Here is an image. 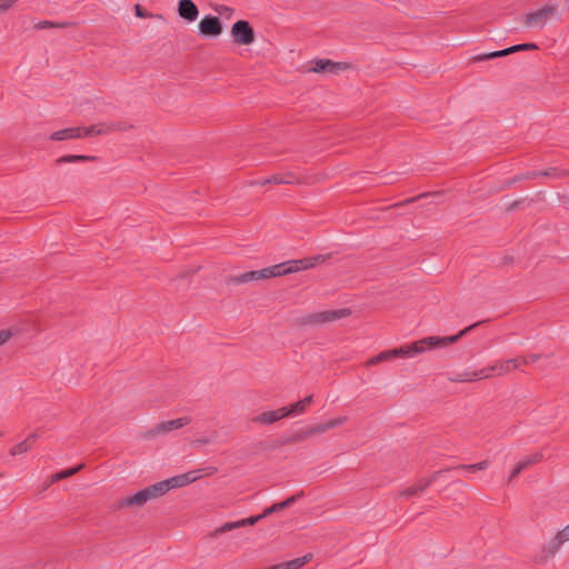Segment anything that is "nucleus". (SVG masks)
Masks as SVG:
<instances>
[{
    "mask_svg": "<svg viewBox=\"0 0 569 569\" xmlns=\"http://www.w3.org/2000/svg\"><path fill=\"white\" fill-rule=\"evenodd\" d=\"M485 321H478L462 330H460L457 335L448 336V337H426L423 339H420L418 341L411 342L409 345L402 346L400 348H393L390 350H385L378 353L377 356L371 357L367 362L366 366H376L380 362L393 359V358H411L415 357L427 349H432L436 347H446L448 345H451L456 341H458L461 337L470 332L473 328L483 323Z\"/></svg>",
    "mask_w": 569,
    "mask_h": 569,
    "instance_id": "obj_1",
    "label": "nucleus"
},
{
    "mask_svg": "<svg viewBox=\"0 0 569 569\" xmlns=\"http://www.w3.org/2000/svg\"><path fill=\"white\" fill-rule=\"evenodd\" d=\"M303 496H305L303 491H300L299 493L290 496L289 498H287L286 500H283L281 502L273 503L272 506L266 508L263 510V512L260 515L251 516V517L238 520V521L226 522L222 526L218 527L214 531H212L210 533V537L216 538L224 532H228V531H231L234 529L243 528L247 526H253L259 520H261L274 512H278V511H281L283 509L291 507L296 501H298Z\"/></svg>",
    "mask_w": 569,
    "mask_h": 569,
    "instance_id": "obj_2",
    "label": "nucleus"
},
{
    "mask_svg": "<svg viewBox=\"0 0 569 569\" xmlns=\"http://www.w3.org/2000/svg\"><path fill=\"white\" fill-rule=\"evenodd\" d=\"M350 313L351 311L348 308H341L338 310H325L298 317L295 319V323L299 327L322 325L346 318Z\"/></svg>",
    "mask_w": 569,
    "mask_h": 569,
    "instance_id": "obj_3",
    "label": "nucleus"
},
{
    "mask_svg": "<svg viewBox=\"0 0 569 569\" xmlns=\"http://www.w3.org/2000/svg\"><path fill=\"white\" fill-rule=\"evenodd\" d=\"M556 14H558L557 4H545L536 11L528 12L522 22L528 28H543L548 20Z\"/></svg>",
    "mask_w": 569,
    "mask_h": 569,
    "instance_id": "obj_4",
    "label": "nucleus"
},
{
    "mask_svg": "<svg viewBox=\"0 0 569 569\" xmlns=\"http://www.w3.org/2000/svg\"><path fill=\"white\" fill-rule=\"evenodd\" d=\"M231 37L238 46H249L254 42V30L247 20H238L231 27Z\"/></svg>",
    "mask_w": 569,
    "mask_h": 569,
    "instance_id": "obj_5",
    "label": "nucleus"
},
{
    "mask_svg": "<svg viewBox=\"0 0 569 569\" xmlns=\"http://www.w3.org/2000/svg\"><path fill=\"white\" fill-rule=\"evenodd\" d=\"M450 472V469H441L431 473L429 478L419 479L415 485L399 491V496L409 498L422 493L429 486L437 481L443 473Z\"/></svg>",
    "mask_w": 569,
    "mask_h": 569,
    "instance_id": "obj_6",
    "label": "nucleus"
},
{
    "mask_svg": "<svg viewBox=\"0 0 569 569\" xmlns=\"http://www.w3.org/2000/svg\"><path fill=\"white\" fill-rule=\"evenodd\" d=\"M538 48L539 47L536 43L515 44V46H511V47L502 49V50L477 54L472 58V61H475V62L487 61V60L495 59V58L507 57L511 53L523 51V50H538Z\"/></svg>",
    "mask_w": 569,
    "mask_h": 569,
    "instance_id": "obj_7",
    "label": "nucleus"
},
{
    "mask_svg": "<svg viewBox=\"0 0 569 569\" xmlns=\"http://www.w3.org/2000/svg\"><path fill=\"white\" fill-rule=\"evenodd\" d=\"M567 541H569V525L566 526L562 530L558 531L557 535L548 543L543 545L541 549V558L547 559L555 556L561 546Z\"/></svg>",
    "mask_w": 569,
    "mask_h": 569,
    "instance_id": "obj_8",
    "label": "nucleus"
},
{
    "mask_svg": "<svg viewBox=\"0 0 569 569\" xmlns=\"http://www.w3.org/2000/svg\"><path fill=\"white\" fill-rule=\"evenodd\" d=\"M198 29L202 37H218L222 32V24L218 17L208 14L200 20Z\"/></svg>",
    "mask_w": 569,
    "mask_h": 569,
    "instance_id": "obj_9",
    "label": "nucleus"
},
{
    "mask_svg": "<svg viewBox=\"0 0 569 569\" xmlns=\"http://www.w3.org/2000/svg\"><path fill=\"white\" fill-rule=\"evenodd\" d=\"M264 279H268L266 268L261 270L246 271L241 274L230 276L227 278L226 283L228 286H238L250 281H259Z\"/></svg>",
    "mask_w": 569,
    "mask_h": 569,
    "instance_id": "obj_10",
    "label": "nucleus"
},
{
    "mask_svg": "<svg viewBox=\"0 0 569 569\" xmlns=\"http://www.w3.org/2000/svg\"><path fill=\"white\" fill-rule=\"evenodd\" d=\"M191 422L190 417H181L168 421H163L158 423L154 428H152L149 433L150 436H157L160 433H168L172 430L180 429Z\"/></svg>",
    "mask_w": 569,
    "mask_h": 569,
    "instance_id": "obj_11",
    "label": "nucleus"
},
{
    "mask_svg": "<svg viewBox=\"0 0 569 569\" xmlns=\"http://www.w3.org/2000/svg\"><path fill=\"white\" fill-rule=\"evenodd\" d=\"M349 68L348 63L345 62H335L330 59H318L315 61L313 67L310 69L313 72H329L337 73L341 70H346Z\"/></svg>",
    "mask_w": 569,
    "mask_h": 569,
    "instance_id": "obj_12",
    "label": "nucleus"
},
{
    "mask_svg": "<svg viewBox=\"0 0 569 569\" xmlns=\"http://www.w3.org/2000/svg\"><path fill=\"white\" fill-rule=\"evenodd\" d=\"M288 261H289V267L291 269V273H293L297 271L313 268L318 263L325 262L326 256L318 254V256H313V257H308V258L297 259V260H288Z\"/></svg>",
    "mask_w": 569,
    "mask_h": 569,
    "instance_id": "obj_13",
    "label": "nucleus"
},
{
    "mask_svg": "<svg viewBox=\"0 0 569 569\" xmlns=\"http://www.w3.org/2000/svg\"><path fill=\"white\" fill-rule=\"evenodd\" d=\"M178 14L181 19L193 22L199 16V9L192 0H179Z\"/></svg>",
    "mask_w": 569,
    "mask_h": 569,
    "instance_id": "obj_14",
    "label": "nucleus"
},
{
    "mask_svg": "<svg viewBox=\"0 0 569 569\" xmlns=\"http://www.w3.org/2000/svg\"><path fill=\"white\" fill-rule=\"evenodd\" d=\"M346 421H347V417H338V418L329 420L328 422L319 423V425H316L312 427L305 428L303 430L307 436V439H309L310 437H312L315 435L323 433V432L328 431L329 429H333L338 426H341Z\"/></svg>",
    "mask_w": 569,
    "mask_h": 569,
    "instance_id": "obj_15",
    "label": "nucleus"
},
{
    "mask_svg": "<svg viewBox=\"0 0 569 569\" xmlns=\"http://www.w3.org/2000/svg\"><path fill=\"white\" fill-rule=\"evenodd\" d=\"M197 479H198V476L196 475V471H189L187 473L166 479V480H163V483H166V487L169 491L174 488L184 487V486L193 482Z\"/></svg>",
    "mask_w": 569,
    "mask_h": 569,
    "instance_id": "obj_16",
    "label": "nucleus"
},
{
    "mask_svg": "<svg viewBox=\"0 0 569 569\" xmlns=\"http://www.w3.org/2000/svg\"><path fill=\"white\" fill-rule=\"evenodd\" d=\"M286 418V413L282 408L277 410L263 411L262 413L254 416L252 422L259 425H272L281 419Z\"/></svg>",
    "mask_w": 569,
    "mask_h": 569,
    "instance_id": "obj_17",
    "label": "nucleus"
},
{
    "mask_svg": "<svg viewBox=\"0 0 569 569\" xmlns=\"http://www.w3.org/2000/svg\"><path fill=\"white\" fill-rule=\"evenodd\" d=\"M487 378H490V373L487 372V369H480L472 372L456 373L455 376L450 377L449 380L451 382H471Z\"/></svg>",
    "mask_w": 569,
    "mask_h": 569,
    "instance_id": "obj_18",
    "label": "nucleus"
},
{
    "mask_svg": "<svg viewBox=\"0 0 569 569\" xmlns=\"http://www.w3.org/2000/svg\"><path fill=\"white\" fill-rule=\"evenodd\" d=\"M38 438L39 433L37 431L30 433L23 441L11 447L9 453L14 457L30 451L33 448L34 442Z\"/></svg>",
    "mask_w": 569,
    "mask_h": 569,
    "instance_id": "obj_19",
    "label": "nucleus"
},
{
    "mask_svg": "<svg viewBox=\"0 0 569 569\" xmlns=\"http://www.w3.org/2000/svg\"><path fill=\"white\" fill-rule=\"evenodd\" d=\"M311 402H312V395H309L295 403L282 407V409H283V412L286 413V417L301 415L306 411V409L308 408V406Z\"/></svg>",
    "mask_w": 569,
    "mask_h": 569,
    "instance_id": "obj_20",
    "label": "nucleus"
},
{
    "mask_svg": "<svg viewBox=\"0 0 569 569\" xmlns=\"http://www.w3.org/2000/svg\"><path fill=\"white\" fill-rule=\"evenodd\" d=\"M149 501L144 489L128 496L119 501V508H128L132 506H143Z\"/></svg>",
    "mask_w": 569,
    "mask_h": 569,
    "instance_id": "obj_21",
    "label": "nucleus"
},
{
    "mask_svg": "<svg viewBox=\"0 0 569 569\" xmlns=\"http://www.w3.org/2000/svg\"><path fill=\"white\" fill-rule=\"evenodd\" d=\"M312 559V553H306L302 557L277 563L274 565L277 569H300L305 565H307Z\"/></svg>",
    "mask_w": 569,
    "mask_h": 569,
    "instance_id": "obj_22",
    "label": "nucleus"
},
{
    "mask_svg": "<svg viewBox=\"0 0 569 569\" xmlns=\"http://www.w3.org/2000/svg\"><path fill=\"white\" fill-rule=\"evenodd\" d=\"M78 138H79L78 127L64 128V129H61V130H58V131L51 133V136H50V140H53V141H64V140H72V139H78Z\"/></svg>",
    "mask_w": 569,
    "mask_h": 569,
    "instance_id": "obj_23",
    "label": "nucleus"
},
{
    "mask_svg": "<svg viewBox=\"0 0 569 569\" xmlns=\"http://www.w3.org/2000/svg\"><path fill=\"white\" fill-rule=\"evenodd\" d=\"M98 158L96 156H86V154H66L61 156L56 160V164L63 163H76V162H88V161H97Z\"/></svg>",
    "mask_w": 569,
    "mask_h": 569,
    "instance_id": "obj_24",
    "label": "nucleus"
},
{
    "mask_svg": "<svg viewBox=\"0 0 569 569\" xmlns=\"http://www.w3.org/2000/svg\"><path fill=\"white\" fill-rule=\"evenodd\" d=\"M267 278H276L291 273L289 261L277 263L266 268Z\"/></svg>",
    "mask_w": 569,
    "mask_h": 569,
    "instance_id": "obj_25",
    "label": "nucleus"
},
{
    "mask_svg": "<svg viewBox=\"0 0 569 569\" xmlns=\"http://www.w3.org/2000/svg\"><path fill=\"white\" fill-rule=\"evenodd\" d=\"M306 440H307V436L305 433V430L300 429L292 435L280 437L277 441V446L282 447V446L303 442Z\"/></svg>",
    "mask_w": 569,
    "mask_h": 569,
    "instance_id": "obj_26",
    "label": "nucleus"
},
{
    "mask_svg": "<svg viewBox=\"0 0 569 569\" xmlns=\"http://www.w3.org/2000/svg\"><path fill=\"white\" fill-rule=\"evenodd\" d=\"M143 489H144L149 500L162 497L168 492V489L166 487V483H163V480L159 481L157 483H153L151 486H148Z\"/></svg>",
    "mask_w": 569,
    "mask_h": 569,
    "instance_id": "obj_27",
    "label": "nucleus"
},
{
    "mask_svg": "<svg viewBox=\"0 0 569 569\" xmlns=\"http://www.w3.org/2000/svg\"><path fill=\"white\" fill-rule=\"evenodd\" d=\"M143 489H144L149 500L162 497L168 492V489L166 487V483H163V480L159 481L157 483H153L151 486H148Z\"/></svg>",
    "mask_w": 569,
    "mask_h": 569,
    "instance_id": "obj_28",
    "label": "nucleus"
},
{
    "mask_svg": "<svg viewBox=\"0 0 569 569\" xmlns=\"http://www.w3.org/2000/svg\"><path fill=\"white\" fill-rule=\"evenodd\" d=\"M489 466H490L489 460H482L477 463H471V465L461 463V465H458L455 467H448L447 469H450V471L466 470V471L476 472V471L486 470Z\"/></svg>",
    "mask_w": 569,
    "mask_h": 569,
    "instance_id": "obj_29",
    "label": "nucleus"
},
{
    "mask_svg": "<svg viewBox=\"0 0 569 569\" xmlns=\"http://www.w3.org/2000/svg\"><path fill=\"white\" fill-rule=\"evenodd\" d=\"M82 468H83V465H78L73 468H69V469L62 470L60 472H57L51 477V482H56V481L69 478L71 476L76 475Z\"/></svg>",
    "mask_w": 569,
    "mask_h": 569,
    "instance_id": "obj_30",
    "label": "nucleus"
},
{
    "mask_svg": "<svg viewBox=\"0 0 569 569\" xmlns=\"http://www.w3.org/2000/svg\"><path fill=\"white\" fill-rule=\"evenodd\" d=\"M487 372L490 373V377L493 376H502L508 372V365L505 362L498 361L495 365L487 367Z\"/></svg>",
    "mask_w": 569,
    "mask_h": 569,
    "instance_id": "obj_31",
    "label": "nucleus"
},
{
    "mask_svg": "<svg viewBox=\"0 0 569 569\" xmlns=\"http://www.w3.org/2000/svg\"><path fill=\"white\" fill-rule=\"evenodd\" d=\"M283 181L284 180H282V173H274L263 180H258V181L251 182V186H264L268 183L281 184V183H283Z\"/></svg>",
    "mask_w": 569,
    "mask_h": 569,
    "instance_id": "obj_32",
    "label": "nucleus"
},
{
    "mask_svg": "<svg viewBox=\"0 0 569 569\" xmlns=\"http://www.w3.org/2000/svg\"><path fill=\"white\" fill-rule=\"evenodd\" d=\"M133 128V124L124 122V121H113L111 122L112 132L116 131H128Z\"/></svg>",
    "mask_w": 569,
    "mask_h": 569,
    "instance_id": "obj_33",
    "label": "nucleus"
},
{
    "mask_svg": "<svg viewBox=\"0 0 569 569\" xmlns=\"http://www.w3.org/2000/svg\"><path fill=\"white\" fill-rule=\"evenodd\" d=\"M97 126H90V127H78L79 138L82 137H90L96 134L97 136Z\"/></svg>",
    "mask_w": 569,
    "mask_h": 569,
    "instance_id": "obj_34",
    "label": "nucleus"
},
{
    "mask_svg": "<svg viewBox=\"0 0 569 569\" xmlns=\"http://www.w3.org/2000/svg\"><path fill=\"white\" fill-rule=\"evenodd\" d=\"M96 126L98 127L97 128V136L112 133L111 122H108V123L101 122V123H98Z\"/></svg>",
    "mask_w": 569,
    "mask_h": 569,
    "instance_id": "obj_35",
    "label": "nucleus"
},
{
    "mask_svg": "<svg viewBox=\"0 0 569 569\" xmlns=\"http://www.w3.org/2000/svg\"><path fill=\"white\" fill-rule=\"evenodd\" d=\"M282 180H284L283 183L286 184H295L300 182L299 178L293 172L282 173Z\"/></svg>",
    "mask_w": 569,
    "mask_h": 569,
    "instance_id": "obj_36",
    "label": "nucleus"
},
{
    "mask_svg": "<svg viewBox=\"0 0 569 569\" xmlns=\"http://www.w3.org/2000/svg\"><path fill=\"white\" fill-rule=\"evenodd\" d=\"M18 0H0V14L11 9Z\"/></svg>",
    "mask_w": 569,
    "mask_h": 569,
    "instance_id": "obj_37",
    "label": "nucleus"
},
{
    "mask_svg": "<svg viewBox=\"0 0 569 569\" xmlns=\"http://www.w3.org/2000/svg\"><path fill=\"white\" fill-rule=\"evenodd\" d=\"M134 13L139 18H151L152 17V14L150 12H148L141 4H138V3L134 6Z\"/></svg>",
    "mask_w": 569,
    "mask_h": 569,
    "instance_id": "obj_38",
    "label": "nucleus"
},
{
    "mask_svg": "<svg viewBox=\"0 0 569 569\" xmlns=\"http://www.w3.org/2000/svg\"><path fill=\"white\" fill-rule=\"evenodd\" d=\"M12 337L10 329L0 330V347L4 345Z\"/></svg>",
    "mask_w": 569,
    "mask_h": 569,
    "instance_id": "obj_39",
    "label": "nucleus"
},
{
    "mask_svg": "<svg viewBox=\"0 0 569 569\" xmlns=\"http://www.w3.org/2000/svg\"><path fill=\"white\" fill-rule=\"evenodd\" d=\"M53 26H54L53 21L43 20V21L38 22L34 26V28L38 29V30H42V29L53 28Z\"/></svg>",
    "mask_w": 569,
    "mask_h": 569,
    "instance_id": "obj_40",
    "label": "nucleus"
},
{
    "mask_svg": "<svg viewBox=\"0 0 569 569\" xmlns=\"http://www.w3.org/2000/svg\"><path fill=\"white\" fill-rule=\"evenodd\" d=\"M506 365H508V372L512 369H517L519 367V365L521 363V359H517V358H513V359H509L507 361H505Z\"/></svg>",
    "mask_w": 569,
    "mask_h": 569,
    "instance_id": "obj_41",
    "label": "nucleus"
},
{
    "mask_svg": "<svg viewBox=\"0 0 569 569\" xmlns=\"http://www.w3.org/2000/svg\"><path fill=\"white\" fill-rule=\"evenodd\" d=\"M217 11L220 13V14H224L227 16L228 18L232 16L233 13V9L230 8V7H227V6H220L219 8H217Z\"/></svg>",
    "mask_w": 569,
    "mask_h": 569,
    "instance_id": "obj_42",
    "label": "nucleus"
},
{
    "mask_svg": "<svg viewBox=\"0 0 569 569\" xmlns=\"http://www.w3.org/2000/svg\"><path fill=\"white\" fill-rule=\"evenodd\" d=\"M428 194H429V193H421V194H419V196H417V197H412V198H410V199H407V200H405V201H402V202L397 203V204H396V207H400V206H403V204H406V203H412V202L417 201V200H418V199H420V198H425V197H427Z\"/></svg>",
    "mask_w": 569,
    "mask_h": 569,
    "instance_id": "obj_43",
    "label": "nucleus"
},
{
    "mask_svg": "<svg viewBox=\"0 0 569 569\" xmlns=\"http://www.w3.org/2000/svg\"><path fill=\"white\" fill-rule=\"evenodd\" d=\"M540 358L539 355H530L529 357H525L521 359V363L528 365L530 362H536Z\"/></svg>",
    "mask_w": 569,
    "mask_h": 569,
    "instance_id": "obj_44",
    "label": "nucleus"
},
{
    "mask_svg": "<svg viewBox=\"0 0 569 569\" xmlns=\"http://www.w3.org/2000/svg\"><path fill=\"white\" fill-rule=\"evenodd\" d=\"M529 461H530V465H533V463H537L539 461H541L542 459V453H533L531 455L529 458H527Z\"/></svg>",
    "mask_w": 569,
    "mask_h": 569,
    "instance_id": "obj_45",
    "label": "nucleus"
},
{
    "mask_svg": "<svg viewBox=\"0 0 569 569\" xmlns=\"http://www.w3.org/2000/svg\"><path fill=\"white\" fill-rule=\"evenodd\" d=\"M522 201H523L522 199H519V200H515V201H512L511 203H509V204H508V207H507V211H513V210H516V209L520 206V203H521Z\"/></svg>",
    "mask_w": 569,
    "mask_h": 569,
    "instance_id": "obj_46",
    "label": "nucleus"
},
{
    "mask_svg": "<svg viewBox=\"0 0 569 569\" xmlns=\"http://www.w3.org/2000/svg\"><path fill=\"white\" fill-rule=\"evenodd\" d=\"M521 471V466L516 465L510 473L509 480H512L513 478L518 477Z\"/></svg>",
    "mask_w": 569,
    "mask_h": 569,
    "instance_id": "obj_47",
    "label": "nucleus"
},
{
    "mask_svg": "<svg viewBox=\"0 0 569 569\" xmlns=\"http://www.w3.org/2000/svg\"><path fill=\"white\" fill-rule=\"evenodd\" d=\"M71 26H72V22L63 21V22H54L53 28L64 29V28H68V27H71Z\"/></svg>",
    "mask_w": 569,
    "mask_h": 569,
    "instance_id": "obj_48",
    "label": "nucleus"
},
{
    "mask_svg": "<svg viewBox=\"0 0 569 569\" xmlns=\"http://www.w3.org/2000/svg\"><path fill=\"white\" fill-rule=\"evenodd\" d=\"M541 176H549V172L548 171H540V172H531V173H528L527 174V178H536V177H541Z\"/></svg>",
    "mask_w": 569,
    "mask_h": 569,
    "instance_id": "obj_49",
    "label": "nucleus"
},
{
    "mask_svg": "<svg viewBox=\"0 0 569 569\" xmlns=\"http://www.w3.org/2000/svg\"><path fill=\"white\" fill-rule=\"evenodd\" d=\"M518 466H521V470L523 471L527 469L530 465V461L528 459H523L517 463Z\"/></svg>",
    "mask_w": 569,
    "mask_h": 569,
    "instance_id": "obj_50",
    "label": "nucleus"
},
{
    "mask_svg": "<svg viewBox=\"0 0 569 569\" xmlns=\"http://www.w3.org/2000/svg\"><path fill=\"white\" fill-rule=\"evenodd\" d=\"M209 442H210V439L207 437L196 440V443H198V445H208Z\"/></svg>",
    "mask_w": 569,
    "mask_h": 569,
    "instance_id": "obj_51",
    "label": "nucleus"
},
{
    "mask_svg": "<svg viewBox=\"0 0 569 569\" xmlns=\"http://www.w3.org/2000/svg\"><path fill=\"white\" fill-rule=\"evenodd\" d=\"M2 436V432H0V437Z\"/></svg>",
    "mask_w": 569,
    "mask_h": 569,
    "instance_id": "obj_52",
    "label": "nucleus"
}]
</instances>
